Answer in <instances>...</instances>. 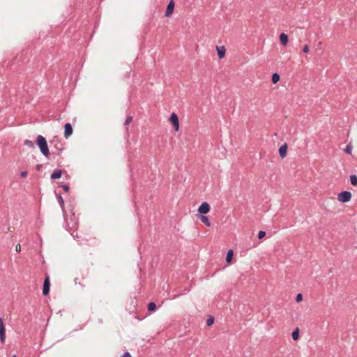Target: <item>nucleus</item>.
Masks as SVG:
<instances>
[{
    "mask_svg": "<svg viewBox=\"0 0 357 357\" xmlns=\"http://www.w3.org/2000/svg\"><path fill=\"white\" fill-rule=\"evenodd\" d=\"M36 143L39 147L41 153L45 157L48 158L50 151L46 139L42 135H38L36 138Z\"/></svg>",
    "mask_w": 357,
    "mask_h": 357,
    "instance_id": "nucleus-1",
    "label": "nucleus"
},
{
    "mask_svg": "<svg viewBox=\"0 0 357 357\" xmlns=\"http://www.w3.org/2000/svg\"><path fill=\"white\" fill-rule=\"evenodd\" d=\"M351 197L352 195L351 192L344 190L338 194L337 199L342 203H347L351 200Z\"/></svg>",
    "mask_w": 357,
    "mask_h": 357,
    "instance_id": "nucleus-2",
    "label": "nucleus"
},
{
    "mask_svg": "<svg viewBox=\"0 0 357 357\" xmlns=\"http://www.w3.org/2000/svg\"><path fill=\"white\" fill-rule=\"evenodd\" d=\"M169 121L172 122L174 129L175 131H178L179 129V121L178 116L176 113L173 112L169 117Z\"/></svg>",
    "mask_w": 357,
    "mask_h": 357,
    "instance_id": "nucleus-3",
    "label": "nucleus"
},
{
    "mask_svg": "<svg viewBox=\"0 0 357 357\" xmlns=\"http://www.w3.org/2000/svg\"><path fill=\"white\" fill-rule=\"evenodd\" d=\"M50 282L49 277L47 276L43 282V294L44 296L48 295L50 293Z\"/></svg>",
    "mask_w": 357,
    "mask_h": 357,
    "instance_id": "nucleus-4",
    "label": "nucleus"
},
{
    "mask_svg": "<svg viewBox=\"0 0 357 357\" xmlns=\"http://www.w3.org/2000/svg\"><path fill=\"white\" fill-rule=\"evenodd\" d=\"M6 340V329L3 325V319L0 318V342L4 344Z\"/></svg>",
    "mask_w": 357,
    "mask_h": 357,
    "instance_id": "nucleus-5",
    "label": "nucleus"
},
{
    "mask_svg": "<svg viewBox=\"0 0 357 357\" xmlns=\"http://www.w3.org/2000/svg\"><path fill=\"white\" fill-rule=\"evenodd\" d=\"M210 205L207 202H203L198 208V212L200 214H206L210 211Z\"/></svg>",
    "mask_w": 357,
    "mask_h": 357,
    "instance_id": "nucleus-6",
    "label": "nucleus"
},
{
    "mask_svg": "<svg viewBox=\"0 0 357 357\" xmlns=\"http://www.w3.org/2000/svg\"><path fill=\"white\" fill-rule=\"evenodd\" d=\"M174 9V0H170L167 4L165 10V16L169 17L172 15Z\"/></svg>",
    "mask_w": 357,
    "mask_h": 357,
    "instance_id": "nucleus-7",
    "label": "nucleus"
},
{
    "mask_svg": "<svg viewBox=\"0 0 357 357\" xmlns=\"http://www.w3.org/2000/svg\"><path fill=\"white\" fill-rule=\"evenodd\" d=\"M73 133V127L70 123H66L64 125V136L69 137Z\"/></svg>",
    "mask_w": 357,
    "mask_h": 357,
    "instance_id": "nucleus-8",
    "label": "nucleus"
},
{
    "mask_svg": "<svg viewBox=\"0 0 357 357\" xmlns=\"http://www.w3.org/2000/svg\"><path fill=\"white\" fill-rule=\"evenodd\" d=\"M216 51L219 59H222L225 56L226 50L224 46L217 47Z\"/></svg>",
    "mask_w": 357,
    "mask_h": 357,
    "instance_id": "nucleus-9",
    "label": "nucleus"
},
{
    "mask_svg": "<svg viewBox=\"0 0 357 357\" xmlns=\"http://www.w3.org/2000/svg\"><path fill=\"white\" fill-rule=\"evenodd\" d=\"M287 145L284 144L282 145L279 149V155L283 158L287 155Z\"/></svg>",
    "mask_w": 357,
    "mask_h": 357,
    "instance_id": "nucleus-10",
    "label": "nucleus"
},
{
    "mask_svg": "<svg viewBox=\"0 0 357 357\" xmlns=\"http://www.w3.org/2000/svg\"><path fill=\"white\" fill-rule=\"evenodd\" d=\"M280 40L281 44L283 46H286L287 45V43H288V41H289L288 36L286 33H282L280 35Z\"/></svg>",
    "mask_w": 357,
    "mask_h": 357,
    "instance_id": "nucleus-11",
    "label": "nucleus"
},
{
    "mask_svg": "<svg viewBox=\"0 0 357 357\" xmlns=\"http://www.w3.org/2000/svg\"><path fill=\"white\" fill-rule=\"evenodd\" d=\"M62 172L61 169H55L51 174L50 178L52 180H55L61 178Z\"/></svg>",
    "mask_w": 357,
    "mask_h": 357,
    "instance_id": "nucleus-12",
    "label": "nucleus"
},
{
    "mask_svg": "<svg viewBox=\"0 0 357 357\" xmlns=\"http://www.w3.org/2000/svg\"><path fill=\"white\" fill-rule=\"evenodd\" d=\"M56 199L62 211H64V201L61 194H56Z\"/></svg>",
    "mask_w": 357,
    "mask_h": 357,
    "instance_id": "nucleus-13",
    "label": "nucleus"
},
{
    "mask_svg": "<svg viewBox=\"0 0 357 357\" xmlns=\"http://www.w3.org/2000/svg\"><path fill=\"white\" fill-rule=\"evenodd\" d=\"M233 255H234V252L232 250H229L227 252V255H226V262L227 264H229L231 262V260L233 257Z\"/></svg>",
    "mask_w": 357,
    "mask_h": 357,
    "instance_id": "nucleus-14",
    "label": "nucleus"
},
{
    "mask_svg": "<svg viewBox=\"0 0 357 357\" xmlns=\"http://www.w3.org/2000/svg\"><path fill=\"white\" fill-rule=\"evenodd\" d=\"M200 220H202V222L203 223L205 224V225H206L208 227L211 226V222H210V220H209V219H208V218L207 216L204 215H200Z\"/></svg>",
    "mask_w": 357,
    "mask_h": 357,
    "instance_id": "nucleus-15",
    "label": "nucleus"
},
{
    "mask_svg": "<svg viewBox=\"0 0 357 357\" xmlns=\"http://www.w3.org/2000/svg\"><path fill=\"white\" fill-rule=\"evenodd\" d=\"M147 310L150 312H155V310H156V305H155V303L154 302H150L148 304Z\"/></svg>",
    "mask_w": 357,
    "mask_h": 357,
    "instance_id": "nucleus-16",
    "label": "nucleus"
},
{
    "mask_svg": "<svg viewBox=\"0 0 357 357\" xmlns=\"http://www.w3.org/2000/svg\"><path fill=\"white\" fill-rule=\"evenodd\" d=\"M291 337L294 340H297L299 337V330L296 328L291 333Z\"/></svg>",
    "mask_w": 357,
    "mask_h": 357,
    "instance_id": "nucleus-17",
    "label": "nucleus"
},
{
    "mask_svg": "<svg viewBox=\"0 0 357 357\" xmlns=\"http://www.w3.org/2000/svg\"><path fill=\"white\" fill-rule=\"evenodd\" d=\"M280 75L277 73H275L272 75V82L273 84H276L280 80Z\"/></svg>",
    "mask_w": 357,
    "mask_h": 357,
    "instance_id": "nucleus-18",
    "label": "nucleus"
},
{
    "mask_svg": "<svg viewBox=\"0 0 357 357\" xmlns=\"http://www.w3.org/2000/svg\"><path fill=\"white\" fill-rule=\"evenodd\" d=\"M350 182L351 185L354 186L357 185V176L356 174H352L350 176Z\"/></svg>",
    "mask_w": 357,
    "mask_h": 357,
    "instance_id": "nucleus-19",
    "label": "nucleus"
},
{
    "mask_svg": "<svg viewBox=\"0 0 357 357\" xmlns=\"http://www.w3.org/2000/svg\"><path fill=\"white\" fill-rule=\"evenodd\" d=\"M24 144L25 146L29 147V148H34L35 147L33 142L32 141H31V140H29V139L24 140Z\"/></svg>",
    "mask_w": 357,
    "mask_h": 357,
    "instance_id": "nucleus-20",
    "label": "nucleus"
},
{
    "mask_svg": "<svg viewBox=\"0 0 357 357\" xmlns=\"http://www.w3.org/2000/svg\"><path fill=\"white\" fill-rule=\"evenodd\" d=\"M344 152L347 154H351V152H352V146L351 144H348L345 149H344Z\"/></svg>",
    "mask_w": 357,
    "mask_h": 357,
    "instance_id": "nucleus-21",
    "label": "nucleus"
},
{
    "mask_svg": "<svg viewBox=\"0 0 357 357\" xmlns=\"http://www.w3.org/2000/svg\"><path fill=\"white\" fill-rule=\"evenodd\" d=\"M213 322H214L213 317L212 316H210L206 320V325L209 326L212 325L213 324Z\"/></svg>",
    "mask_w": 357,
    "mask_h": 357,
    "instance_id": "nucleus-22",
    "label": "nucleus"
},
{
    "mask_svg": "<svg viewBox=\"0 0 357 357\" xmlns=\"http://www.w3.org/2000/svg\"><path fill=\"white\" fill-rule=\"evenodd\" d=\"M266 231H263V230H260L258 233V238L259 239H261L263 238L265 236H266Z\"/></svg>",
    "mask_w": 357,
    "mask_h": 357,
    "instance_id": "nucleus-23",
    "label": "nucleus"
},
{
    "mask_svg": "<svg viewBox=\"0 0 357 357\" xmlns=\"http://www.w3.org/2000/svg\"><path fill=\"white\" fill-rule=\"evenodd\" d=\"M132 116H127V118L125 121V125L126 126L129 125L132 122Z\"/></svg>",
    "mask_w": 357,
    "mask_h": 357,
    "instance_id": "nucleus-24",
    "label": "nucleus"
},
{
    "mask_svg": "<svg viewBox=\"0 0 357 357\" xmlns=\"http://www.w3.org/2000/svg\"><path fill=\"white\" fill-rule=\"evenodd\" d=\"M302 300H303L302 294H301V293L298 294L296 296V301L298 303V302L301 301Z\"/></svg>",
    "mask_w": 357,
    "mask_h": 357,
    "instance_id": "nucleus-25",
    "label": "nucleus"
},
{
    "mask_svg": "<svg viewBox=\"0 0 357 357\" xmlns=\"http://www.w3.org/2000/svg\"><path fill=\"white\" fill-rule=\"evenodd\" d=\"M310 51L309 46L307 45H305L303 48V52L304 53H308Z\"/></svg>",
    "mask_w": 357,
    "mask_h": 357,
    "instance_id": "nucleus-26",
    "label": "nucleus"
},
{
    "mask_svg": "<svg viewBox=\"0 0 357 357\" xmlns=\"http://www.w3.org/2000/svg\"><path fill=\"white\" fill-rule=\"evenodd\" d=\"M61 188H62L66 192H68L70 189L69 186L67 185H61Z\"/></svg>",
    "mask_w": 357,
    "mask_h": 357,
    "instance_id": "nucleus-27",
    "label": "nucleus"
},
{
    "mask_svg": "<svg viewBox=\"0 0 357 357\" xmlns=\"http://www.w3.org/2000/svg\"><path fill=\"white\" fill-rule=\"evenodd\" d=\"M121 357H132L128 351H126L123 353Z\"/></svg>",
    "mask_w": 357,
    "mask_h": 357,
    "instance_id": "nucleus-28",
    "label": "nucleus"
},
{
    "mask_svg": "<svg viewBox=\"0 0 357 357\" xmlns=\"http://www.w3.org/2000/svg\"><path fill=\"white\" fill-rule=\"evenodd\" d=\"M27 175V172L26 171H22L20 172V176L24 178L25 176H26Z\"/></svg>",
    "mask_w": 357,
    "mask_h": 357,
    "instance_id": "nucleus-29",
    "label": "nucleus"
},
{
    "mask_svg": "<svg viewBox=\"0 0 357 357\" xmlns=\"http://www.w3.org/2000/svg\"><path fill=\"white\" fill-rule=\"evenodd\" d=\"M15 250H16L17 252H20V250H21V246H20V244H17V245H16V247H15Z\"/></svg>",
    "mask_w": 357,
    "mask_h": 357,
    "instance_id": "nucleus-30",
    "label": "nucleus"
},
{
    "mask_svg": "<svg viewBox=\"0 0 357 357\" xmlns=\"http://www.w3.org/2000/svg\"><path fill=\"white\" fill-rule=\"evenodd\" d=\"M56 150H57V154L58 155H60L62 153V151H63L62 149H59V148H56Z\"/></svg>",
    "mask_w": 357,
    "mask_h": 357,
    "instance_id": "nucleus-31",
    "label": "nucleus"
},
{
    "mask_svg": "<svg viewBox=\"0 0 357 357\" xmlns=\"http://www.w3.org/2000/svg\"><path fill=\"white\" fill-rule=\"evenodd\" d=\"M41 167H42V165H36V170H38H38H40V168H41Z\"/></svg>",
    "mask_w": 357,
    "mask_h": 357,
    "instance_id": "nucleus-32",
    "label": "nucleus"
},
{
    "mask_svg": "<svg viewBox=\"0 0 357 357\" xmlns=\"http://www.w3.org/2000/svg\"><path fill=\"white\" fill-rule=\"evenodd\" d=\"M12 357H16V356H15V355H13Z\"/></svg>",
    "mask_w": 357,
    "mask_h": 357,
    "instance_id": "nucleus-33",
    "label": "nucleus"
}]
</instances>
